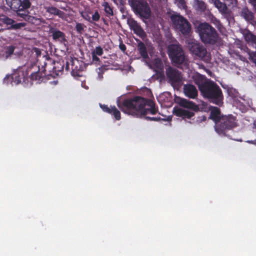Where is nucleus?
Instances as JSON below:
<instances>
[{
	"mask_svg": "<svg viewBox=\"0 0 256 256\" xmlns=\"http://www.w3.org/2000/svg\"><path fill=\"white\" fill-rule=\"evenodd\" d=\"M32 68H33V67H34V66L36 67V65H32Z\"/></svg>",
	"mask_w": 256,
	"mask_h": 256,
	"instance_id": "48",
	"label": "nucleus"
},
{
	"mask_svg": "<svg viewBox=\"0 0 256 256\" xmlns=\"http://www.w3.org/2000/svg\"><path fill=\"white\" fill-rule=\"evenodd\" d=\"M15 50V47L13 46H10L4 48V53L1 56L7 59L12 55Z\"/></svg>",
	"mask_w": 256,
	"mask_h": 256,
	"instance_id": "27",
	"label": "nucleus"
},
{
	"mask_svg": "<svg viewBox=\"0 0 256 256\" xmlns=\"http://www.w3.org/2000/svg\"><path fill=\"white\" fill-rule=\"evenodd\" d=\"M119 48L123 52H124L126 50V48L125 44H124L122 42L120 44Z\"/></svg>",
	"mask_w": 256,
	"mask_h": 256,
	"instance_id": "43",
	"label": "nucleus"
},
{
	"mask_svg": "<svg viewBox=\"0 0 256 256\" xmlns=\"http://www.w3.org/2000/svg\"><path fill=\"white\" fill-rule=\"evenodd\" d=\"M92 14V12H84L82 13V16L86 20L88 21L90 23L91 20V16L90 14Z\"/></svg>",
	"mask_w": 256,
	"mask_h": 256,
	"instance_id": "36",
	"label": "nucleus"
},
{
	"mask_svg": "<svg viewBox=\"0 0 256 256\" xmlns=\"http://www.w3.org/2000/svg\"><path fill=\"white\" fill-rule=\"evenodd\" d=\"M184 92L186 96L190 98H194L198 96V90L196 86L192 84H184Z\"/></svg>",
	"mask_w": 256,
	"mask_h": 256,
	"instance_id": "21",
	"label": "nucleus"
},
{
	"mask_svg": "<svg viewBox=\"0 0 256 256\" xmlns=\"http://www.w3.org/2000/svg\"><path fill=\"white\" fill-rule=\"evenodd\" d=\"M198 29L200 38L204 44H214L218 42V34L215 28L208 24H200Z\"/></svg>",
	"mask_w": 256,
	"mask_h": 256,
	"instance_id": "4",
	"label": "nucleus"
},
{
	"mask_svg": "<svg viewBox=\"0 0 256 256\" xmlns=\"http://www.w3.org/2000/svg\"><path fill=\"white\" fill-rule=\"evenodd\" d=\"M247 142L251 144H253L256 146V140H248Z\"/></svg>",
	"mask_w": 256,
	"mask_h": 256,
	"instance_id": "45",
	"label": "nucleus"
},
{
	"mask_svg": "<svg viewBox=\"0 0 256 256\" xmlns=\"http://www.w3.org/2000/svg\"><path fill=\"white\" fill-rule=\"evenodd\" d=\"M111 114H110L114 116L116 120H119L121 118L120 112L116 108L115 106H112V109H111Z\"/></svg>",
	"mask_w": 256,
	"mask_h": 256,
	"instance_id": "30",
	"label": "nucleus"
},
{
	"mask_svg": "<svg viewBox=\"0 0 256 256\" xmlns=\"http://www.w3.org/2000/svg\"><path fill=\"white\" fill-rule=\"evenodd\" d=\"M240 16L248 23L252 24V26L256 24V18L254 17V13L246 6L244 7L242 9Z\"/></svg>",
	"mask_w": 256,
	"mask_h": 256,
	"instance_id": "16",
	"label": "nucleus"
},
{
	"mask_svg": "<svg viewBox=\"0 0 256 256\" xmlns=\"http://www.w3.org/2000/svg\"><path fill=\"white\" fill-rule=\"evenodd\" d=\"M210 113L209 118L212 120L216 124V126L220 122L222 117L220 109L217 107H210Z\"/></svg>",
	"mask_w": 256,
	"mask_h": 256,
	"instance_id": "23",
	"label": "nucleus"
},
{
	"mask_svg": "<svg viewBox=\"0 0 256 256\" xmlns=\"http://www.w3.org/2000/svg\"><path fill=\"white\" fill-rule=\"evenodd\" d=\"M71 63L72 75L74 77H80L82 76V72L85 68L84 63L75 58L70 60Z\"/></svg>",
	"mask_w": 256,
	"mask_h": 256,
	"instance_id": "12",
	"label": "nucleus"
},
{
	"mask_svg": "<svg viewBox=\"0 0 256 256\" xmlns=\"http://www.w3.org/2000/svg\"><path fill=\"white\" fill-rule=\"evenodd\" d=\"M26 24V22H16V21L8 16L1 15V26H4L1 28V31L4 30H17L24 27Z\"/></svg>",
	"mask_w": 256,
	"mask_h": 256,
	"instance_id": "11",
	"label": "nucleus"
},
{
	"mask_svg": "<svg viewBox=\"0 0 256 256\" xmlns=\"http://www.w3.org/2000/svg\"><path fill=\"white\" fill-rule=\"evenodd\" d=\"M128 2L135 14L145 19L150 18L151 10L145 0H128Z\"/></svg>",
	"mask_w": 256,
	"mask_h": 256,
	"instance_id": "7",
	"label": "nucleus"
},
{
	"mask_svg": "<svg viewBox=\"0 0 256 256\" xmlns=\"http://www.w3.org/2000/svg\"><path fill=\"white\" fill-rule=\"evenodd\" d=\"M118 106L124 112L136 118L144 116L148 114H155L158 112L153 100L139 96L125 100L121 103L118 102Z\"/></svg>",
	"mask_w": 256,
	"mask_h": 256,
	"instance_id": "1",
	"label": "nucleus"
},
{
	"mask_svg": "<svg viewBox=\"0 0 256 256\" xmlns=\"http://www.w3.org/2000/svg\"><path fill=\"white\" fill-rule=\"evenodd\" d=\"M92 62L96 64L97 62H100V60L99 58L97 56V55L95 54L94 53L92 52Z\"/></svg>",
	"mask_w": 256,
	"mask_h": 256,
	"instance_id": "42",
	"label": "nucleus"
},
{
	"mask_svg": "<svg viewBox=\"0 0 256 256\" xmlns=\"http://www.w3.org/2000/svg\"><path fill=\"white\" fill-rule=\"evenodd\" d=\"M168 54L172 62L176 66H178L186 62L184 51L180 44H170L168 48Z\"/></svg>",
	"mask_w": 256,
	"mask_h": 256,
	"instance_id": "5",
	"label": "nucleus"
},
{
	"mask_svg": "<svg viewBox=\"0 0 256 256\" xmlns=\"http://www.w3.org/2000/svg\"><path fill=\"white\" fill-rule=\"evenodd\" d=\"M65 68H66V70H67V71L69 70H70L69 62H66V64Z\"/></svg>",
	"mask_w": 256,
	"mask_h": 256,
	"instance_id": "46",
	"label": "nucleus"
},
{
	"mask_svg": "<svg viewBox=\"0 0 256 256\" xmlns=\"http://www.w3.org/2000/svg\"><path fill=\"white\" fill-rule=\"evenodd\" d=\"M76 30L78 34H82L84 30V24L81 23H77L76 26Z\"/></svg>",
	"mask_w": 256,
	"mask_h": 256,
	"instance_id": "39",
	"label": "nucleus"
},
{
	"mask_svg": "<svg viewBox=\"0 0 256 256\" xmlns=\"http://www.w3.org/2000/svg\"><path fill=\"white\" fill-rule=\"evenodd\" d=\"M6 4L12 10L16 12V16L26 21H30L32 18L30 16L28 8L31 6L30 0H6Z\"/></svg>",
	"mask_w": 256,
	"mask_h": 256,
	"instance_id": "3",
	"label": "nucleus"
},
{
	"mask_svg": "<svg viewBox=\"0 0 256 256\" xmlns=\"http://www.w3.org/2000/svg\"><path fill=\"white\" fill-rule=\"evenodd\" d=\"M194 83L198 86L200 89V86L204 84L205 82H203L202 76L200 74L196 75L193 77Z\"/></svg>",
	"mask_w": 256,
	"mask_h": 256,
	"instance_id": "31",
	"label": "nucleus"
},
{
	"mask_svg": "<svg viewBox=\"0 0 256 256\" xmlns=\"http://www.w3.org/2000/svg\"><path fill=\"white\" fill-rule=\"evenodd\" d=\"M102 5L104 8V11L107 16L114 15L113 8L107 2H104Z\"/></svg>",
	"mask_w": 256,
	"mask_h": 256,
	"instance_id": "28",
	"label": "nucleus"
},
{
	"mask_svg": "<svg viewBox=\"0 0 256 256\" xmlns=\"http://www.w3.org/2000/svg\"><path fill=\"white\" fill-rule=\"evenodd\" d=\"M212 1L214 6L222 14L226 16L230 15V11L224 3L221 2L220 0H212Z\"/></svg>",
	"mask_w": 256,
	"mask_h": 256,
	"instance_id": "24",
	"label": "nucleus"
},
{
	"mask_svg": "<svg viewBox=\"0 0 256 256\" xmlns=\"http://www.w3.org/2000/svg\"><path fill=\"white\" fill-rule=\"evenodd\" d=\"M171 20L175 28L182 35L188 36L192 29L190 22L180 14H173L170 16Z\"/></svg>",
	"mask_w": 256,
	"mask_h": 256,
	"instance_id": "8",
	"label": "nucleus"
},
{
	"mask_svg": "<svg viewBox=\"0 0 256 256\" xmlns=\"http://www.w3.org/2000/svg\"><path fill=\"white\" fill-rule=\"evenodd\" d=\"M14 79L15 80L14 82H16V84H18L21 82L20 78L19 76H16L14 78L12 75H6L4 78L3 83L6 84H8L10 83L12 84Z\"/></svg>",
	"mask_w": 256,
	"mask_h": 256,
	"instance_id": "26",
	"label": "nucleus"
},
{
	"mask_svg": "<svg viewBox=\"0 0 256 256\" xmlns=\"http://www.w3.org/2000/svg\"><path fill=\"white\" fill-rule=\"evenodd\" d=\"M173 114L182 118L190 119L194 116V113L180 108L174 107L173 109Z\"/></svg>",
	"mask_w": 256,
	"mask_h": 256,
	"instance_id": "19",
	"label": "nucleus"
},
{
	"mask_svg": "<svg viewBox=\"0 0 256 256\" xmlns=\"http://www.w3.org/2000/svg\"><path fill=\"white\" fill-rule=\"evenodd\" d=\"M136 40L138 42V50L141 56L144 59L148 58L147 48L144 44L138 39Z\"/></svg>",
	"mask_w": 256,
	"mask_h": 256,
	"instance_id": "25",
	"label": "nucleus"
},
{
	"mask_svg": "<svg viewBox=\"0 0 256 256\" xmlns=\"http://www.w3.org/2000/svg\"><path fill=\"white\" fill-rule=\"evenodd\" d=\"M128 24L130 30H133L135 34L142 38H144L146 36V34L144 31L143 30L141 26L134 19H128Z\"/></svg>",
	"mask_w": 256,
	"mask_h": 256,
	"instance_id": "14",
	"label": "nucleus"
},
{
	"mask_svg": "<svg viewBox=\"0 0 256 256\" xmlns=\"http://www.w3.org/2000/svg\"><path fill=\"white\" fill-rule=\"evenodd\" d=\"M200 90L202 96L210 102L220 106L222 104L223 95L221 88L214 82H205L200 86Z\"/></svg>",
	"mask_w": 256,
	"mask_h": 256,
	"instance_id": "2",
	"label": "nucleus"
},
{
	"mask_svg": "<svg viewBox=\"0 0 256 256\" xmlns=\"http://www.w3.org/2000/svg\"><path fill=\"white\" fill-rule=\"evenodd\" d=\"M91 16L90 23L94 24V22H98L100 18V15L98 11L96 10L94 14H92Z\"/></svg>",
	"mask_w": 256,
	"mask_h": 256,
	"instance_id": "32",
	"label": "nucleus"
},
{
	"mask_svg": "<svg viewBox=\"0 0 256 256\" xmlns=\"http://www.w3.org/2000/svg\"><path fill=\"white\" fill-rule=\"evenodd\" d=\"M175 0L176 1V0Z\"/></svg>",
	"mask_w": 256,
	"mask_h": 256,
	"instance_id": "49",
	"label": "nucleus"
},
{
	"mask_svg": "<svg viewBox=\"0 0 256 256\" xmlns=\"http://www.w3.org/2000/svg\"><path fill=\"white\" fill-rule=\"evenodd\" d=\"M193 6L194 10L199 14H204L208 15L210 14V10L207 4L202 0H194Z\"/></svg>",
	"mask_w": 256,
	"mask_h": 256,
	"instance_id": "18",
	"label": "nucleus"
},
{
	"mask_svg": "<svg viewBox=\"0 0 256 256\" xmlns=\"http://www.w3.org/2000/svg\"><path fill=\"white\" fill-rule=\"evenodd\" d=\"M166 75L174 87H179L182 84V76L181 72L177 69L169 66L166 70Z\"/></svg>",
	"mask_w": 256,
	"mask_h": 256,
	"instance_id": "10",
	"label": "nucleus"
},
{
	"mask_svg": "<svg viewBox=\"0 0 256 256\" xmlns=\"http://www.w3.org/2000/svg\"><path fill=\"white\" fill-rule=\"evenodd\" d=\"M237 126L236 118L232 114L222 116L220 122L215 126L216 130L219 134H224L226 130Z\"/></svg>",
	"mask_w": 256,
	"mask_h": 256,
	"instance_id": "9",
	"label": "nucleus"
},
{
	"mask_svg": "<svg viewBox=\"0 0 256 256\" xmlns=\"http://www.w3.org/2000/svg\"><path fill=\"white\" fill-rule=\"evenodd\" d=\"M228 92L230 96L232 97L237 96L238 92L234 88H230L228 90Z\"/></svg>",
	"mask_w": 256,
	"mask_h": 256,
	"instance_id": "37",
	"label": "nucleus"
},
{
	"mask_svg": "<svg viewBox=\"0 0 256 256\" xmlns=\"http://www.w3.org/2000/svg\"><path fill=\"white\" fill-rule=\"evenodd\" d=\"M178 2V6L181 8L186 9L187 6L184 0H176V1Z\"/></svg>",
	"mask_w": 256,
	"mask_h": 256,
	"instance_id": "38",
	"label": "nucleus"
},
{
	"mask_svg": "<svg viewBox=\"0 0 256 256\" xmlns=\"http://www.w3.org/2000/svg\"><path fill=\"white\" fill-rule=\"evenodd\" d=\"M44 9L46 12L50 15L58 16L61 18H64L65 13L53 6H44Z\"/></svg>",
	"mask_w": 256,
	"mask_h": 256,
	"instance_id": "22",
	"label": "nucleus"
},
{
	"mask_svg": "<svg viewBox=\"0 0 256 256\" xmlns=\"http://www.w3.org/2000/svg\"><path fill=\"white\" fill-rule=\"evenodd\" d=\"M54 66L52 70L54 72H59L63 70L64 66V61H62V62H54ZM56 74H58V73H56Z\"/></svg>",
	"mask_w": 256,
	"mask_h": 256,
	"instance_id": "29",
	"label": "nucleus"
},
{
	"mask_svg": "<svg viewBox=\"0 0 256 256\" xmlns=\"http://www.w3.org/2000/svg\"><path fill=\"white\" fill-rule=\"evenodd\" d=\"M254 128L256 129V122L254 123Z\"/></svg>",
	"mask_w": 256,
	"mask_h": 256,
	"instance_id": "47",
	"label": "nucleus"
},
{
	"mask_svg": "<svg viewBox=\"0 0 256 256\" xmlns=\"http://www.w3.org/2000/svg\"><path fill=\"white\" fill-rule=\"evenodd\" d=\"M103 49L100 46H96L95 50L92 52L95 54L101 56L103 54Z\"/></svg>",
	"mask_w": 256,
	"mask_h": 256,
	"instance_id": "34",
	"label": "nucleus"
},
{
	"mask_svg": "<svg viewBox=\"0 0 256 256\" xmlns=\"http://www.w3.org/2000/svg\"><path fill=\"white\" fill-rule=\"evenodd\" d=\"M249 2L252 6L254 10L256 11V0H248Z\"/></svg>",
	"mask_w": 256,
	"mask_h": 256,
	"instance_id": "44",
	"label": "nucleus"
},
{
	"mask_svg": "<svg viewBox=\"0 0 256 256\" xmlns=\"http://www.w3.org/2000/svg\"><path fill=\"white\" fill-rule=\"evenodd\" d=\"M49 32L52 34V39L54 41H58L60 44L64 46L68 42L65 34L58 30L56 28L50 27Z\"/></svg>",
	"mask_w": 256,
	"mask_h": 256,
	"instance_id": "13",
	"label": "nucleus"
},
{
	"mask_svg": "<svg viewBox=\"0 0 256 256\" xmlns=\"http://www.w3.org/2000/svg\"><path fill=\"white\" fill-rule=\"evenodd\" d=\"M242 34L246 42L256 49V35L247 28L242 30Z\"/></svg>",
	"mask_w": 256,
	"mask_h": 256,
	"instance_id": "17",
	"label": "nucleus"
},
{
	"mask_svg": "<svg viewBox=\"0 0 256 256\" xmlns=\"http://www.w3.org/2000/svg\"><path fill=\"white\" fill-rule=\"evenodd\" d=\"M100 106L104 112L110 114H111V109H112V106L108 107L107 105L102 104H100Z\"/></svg>",
	"mask_w": 256,
	"mask_h": 256,
	"instance_id": "35",
	"label": "nucleus"
},
{
	"mask_svg": "<svg viewBox=\"0 0 256 256\" xmlns=\"http://www.w3.org/2000/svg\"><path fill=\"white\" fill-rule=\"evenodd\" d=\"M188 49L192 55L196 58L208 62L210 60V54L201 44L192 42L188 44Z\"/></svg>",
	"mask_w": 256,
	"mask_h": 256,
	"instance_id": "6",
	"label": "nucleus"
},
{
	"mask_svg": "<svg viewBox=\"0 0 256 256\" xmlns=\"http://www.w3.org/2000/svg\"><path fill=\"white\" fill-rule=\"evenodd\" d=\"M178 102L180 106L183 108L191 110L196 112L199 110V107L198 105L196 104L194 102L185 98H179Z\"/></svg>",
	"mask_w": 256,
	"mask_h": 256,
	"instance_id": "20",
	"label": "nucleus"
},
{
	"mask_svg": "<svg viewBox=\"0 0 256 256\" xmlns=\"http://www.w3.org/2000/svg\"><path fill=\"white\" fill-rule=\"evenodd\" d=\"M46 66V63L44 62V65H42L41 69L38 66V70L37 72H33L30 75V79L32 81H36L38 83H40L43 81L44 78L45 76V66Z\"/></svg>",
	"mask_w": 256,
	"mask_h": 256,
	"instance_id": "15",
	"label": "nucleus"
},
{
	"mask_svg": "<svg viewBox=\"0 0 256 256\" xmlns=\"http://www.w3.org/2000/svg\"><path fill=\"white\" fill-rule=\"evenodd\" d=\"M106 66L102 65L100 68H98V78L100 80H102L103 78V74L104 72V71L107 70L106 68Z\"/></svg>",
	"mask_w": 256,
	"mask_h": 256,
	"instance_id": "33",
	"label": "nucleus"
},
{
	"mask_svg": "<svg viewBox=\"0 0 256 256\" xmlns=\"http://www.w3.org/2000/svg\"><path fill=\"white\" fill-rule=\"evenodd\" d=\"M145 118L147 120H153L156 122L160 121L161 120V118L159 117H150V116H145Z\"/></svg>",
	"mask_w": 256,
	"mask_h": 256,
	"instance_id": "41",
	"label": "nucleus"
},
{
	"mask_svg": "<svg viewBox=\"0 0 256 256\" xmlns=\"http://www.w3.org/2000/svg\"><path fill=\"white\" fill-rule=\"evenodd\" d=\"M208 16L209 18H210L212 20H213V22L216 24H220V22L210 12V14L208 15Z\"/></svg>",
	"mask_w": 256,
	"mask_h": 256,
	"instance_id": "40",
	"label": "nucleus"
}]
</instances>
